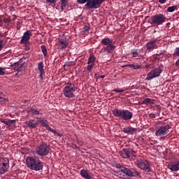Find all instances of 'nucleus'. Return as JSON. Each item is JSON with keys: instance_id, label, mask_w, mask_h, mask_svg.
Masks as SVG:
<instances>
[{"instance_id": "obj_1", "label": "nucleus", "mask_w": 179, "mask_h": 179, "mask_svg": "<svg viewBox=\"0 0 179 179\" xmlns=\"http://www.w3.org/2000/svg\"><path fill=\"white\" fill-rule=\"evenodd\" d=\"M112 114L116 118L122 121H131L134 117V113L128 109H119L115 108L112 110Z\"/></svg>"}, {"instance_id": "obj_2", "label": "nucleus", "mask_w": 179, "mask_h": 179, "mask_svg": "<svg viewBox=\"0 0 179 179\" xmlns=\"http://www.w3.org/2000/svg\"><path fill=\"white\" fill-rule=\"evenodd\" d=\"M27 165L30 170L41 171L44 167V162L40 159H34L33 157H28L27 158Z\"/></svg>"}, {"instance_id": "obj_3", "label": "nucleus", "mask_w": 179, "mask_h": 179, "mask_svg": "<svg viewBox=\"0 0 179 179\" xmlns=\"http://www.w3.org/2000/svg\"><path fill=\"white\" fill-rule=\"evenodd\" d=\"M106 0H77L79 5H84L86 9H99Z\"/></svg>"}, {"instance_id": "obj_4", "label": "nucleus", "mask_w": 179, "mask_h": 179, "mask_svg": "<svg viewBox=\"0 0 179 179\" xmlns=\"http://www.w3.org/2000/svg\"><path fill=\"white\" fill-rule=\"evenodd\" d=\"M101 44L104 45L101 50V52L102 54H113V52H114V50H115V45H113V39L110 38H104L101 39Z\"/></svg>"}, {"instance_id": "obj_5", "label": "nucleus", "mask_w": 179, "mask_h": 179, "mask_svg": "<svg viewBox=\"0 0 179 179\" xmlns=\"http://www.w3.org/2000/svg\"><path fill=\"white\" fill-rule=\"evenodd\" d=\"M116 169L120 170V172L127 176V177H142L141 172L136 171L135 168H127L122 164H117Z\"/></svg>"}, {"instance_id": "obj_6", "label": "nucleus", "mask_w": 179, "mask_h": 179, "mask_svg": "<svg viewBox=\"0 0 179 179\" xmlns=\"http://www.w3.org/2000/svg\"><path fill=\"white\" fill-rule=\"evenodd\" d=\"M167 18L163 14H156L148 20V23L152 24V26H160L163 23L166 22Z\"/></svg>"}, {"instance_id": "obj_7", "label": "nucleus", "mask_w": 179, "mask_h": 179, "mask_svg": "<svg viewBox=\"0 0 179 179\" xmlns=\"http://www.w3.org/2000/svg\"><path fill=\"white\" fill-rule=\"evenodd\" d=\"M76 89L75 84L71 83H66V86L63 89V93L65 97H67L68 99H73L76 97V95L73 94L76 92Z\"/></svg>"}, {"instance_id": "obj_8", "label": "nucleus", "mask_w": 179, "mask_h": 179, "mask_svg": "<svg viewBox=\"0 0 179 179\" xmlns=\"http://www.w3.org/2000/svg\"><path fill=\"white\" fill-rule=\"evenodd\" d=\"M136 166L138 169H141L145 173H152V168L150 167V164L146 159H137L136 161Z\"/></svg>"}, {"instance_id": "obj_9", "label": "nucleus", "mask_w": 179, "mask_h": 179, "mask_svg": "<svg viewBox=\"0 0 179 179\" xmlns=\"http://www.w3.org/2000/svg\"><path fill=\"white\" fill-rule=\"evenodd\" d=\"M119 155L123 159H129L130 162H134L136 157V152L129 148H125L119 152Z\"/></svg>"}, {"instance_id": "obj_10", "label": "nucleus", "mask_w": 179, "mask_h": 179, "mask_svg": "<svg viewBox=\"0 0 179 179\" xmlns=\"http://www.w3.org/2000/svg\"><path fill=\"white\" fill-rule=\"evenodd\" d=\"M50 150H51V148L45 142H42L36 148V153L38 156H47L50 153Z\"/></svg>"}, {"instance_id": "obj_11", "label": "nucleus", "mask_w": 179, "mask_h": 179, "mask_svg": "<svg viewBox=\"0 0 179 179\" xmlns=\"http://www.w3.org/2000/svg\"><path fill=\"white\" fill-rule=\"evenodd\" d=\"M38 121L37 122H38L39 124H41L42 127H43L44 128H46V129H48V131H50V132H52V134H54L55 135H57V136H62L61 134H59V132L57 131V130H54V129L50 127V125H48V122L47 121V120H44V119H41L40 117H38Z\"/></svg>"}, {"instance_id": "obj_12", "label": "nucleus", "mask_w": 179, "mask_h": 179, "mask_svg": "<svg viewBox=\"0 0 179 179\" xmlns=\"http://www.w3.org/2000/svg\"><path fill=\"white\" fill-rule=\"evenodd\" d=\"M9 169V159L0 158V175L5 174Z\"/></svg>"}, {"instance_id": "obj_13", "label": "nucleus", "mask_w": 179, "mask_h": 179, "mask_svg": "<svg viewBox=\"0 0 179 179\" xmlns=\"http://www.w3.org/2000/svg\"><path fill=\"white\" fill-rule=\"evenodd\" d=\"M162 72H163V70L162 69L155 68L148 74L145 80H152V79H155V78H159Z\"/></svg>"}, {"instance_id": "obj_14", "label": "nucleus", "mask_w": 179, "mask_h": 179, "mask_svg": "<svg viewBox=\"0 0 179 179\" xmlns=\"http://www.w3.org/2000/svg\"><path fill=\"white\" fill-rule=\"evenodd\" d=\"M170 126L169 124L160 127L155 132V136L162 137L166 136L169 134Z\"/></svg>"}, {"instance_id": "obj_15", "label": "nucleus", "mask_w": 179, "mask_h": 179, "mask_svg": "<svg viewBox=\"0 0 179 179\" xmlns=\"http://www.w3.org/2000/svg\"><path fill=\"white\" fill-rule=\"evenodd\" d=\"M31 36H33L31 31L27 30L26 32H24L21 38V44L24 43H30V37H31Z\"/></svg>"}, {"instance_id": "obj_16", "label": "nucleus", "mask_w": 179, "mask_h": 179, "mask_svg": "<svg viewBox=\"0 0 179 179\" xmlns=\"http://www.w3.org/2000/svg\"><path fill=\"white\" fill-rule=\"evenodd\" d=\"M157 47V40L150 41L145 44V48L149 51H153Z\"/></svg>"}, {"instance_id": "obj_17", "label": "nucleus", "mask_w": 179, "mask_h": 179, "mask_svg": "<svg viewBox=\"0 0 179 179\" xmlns=\"http://www.w3.org/2000/svg\"><path fill=\"white\" fill-rule=\"evenodd\" d=\"M137 131L138 129L131 127H124L122 129V132H124V134H127V135H134V134H135V132Z\"/></svg>"}, {"instance_id": "obj_18", "label": "nucleus", "mask_w": 179, "mask_h": 179, "mask_svg": "<svg viewBox=\"0 0 179 179\" xmlns=\"http://www.w3.org/2000/svg\"><path fill=\"white\" fill-rule=\"evenodd\" d=\"M168 169L172 171L177 172L179 171V161L171 162L168 164Z\"/></svg>"}, {"instance_id": "obj_19", "label": "nucleus", "mask_w": 179, "mask_h": 179, "mask_svg": "<svg viewBox=\"0 0 179 179\" xmlns=\"http://www.w3.org/2000/svg\"><path fill=\"white\" fill-rule=\"evenodd\" d=\"M23 65H24V62H23V59H20L19 62L12 64V66H15L14 68L15 71H17V72H20V71H22V68L23 67Z\"/></svg>"}, {"instance_id": "obj_20", "label": "nucleus", "mask_w": 179, "mask_h": 179, "mask_svg": "<svg viewBox=\"0 0 179 179\" xmlns=\"http://www.w3.org/2000/svg\"><path fill=\"white\" fill-rule=\"evenodd\" d=\"M27 126L30 128V129H34V128H37V125H38V122H36L35 120H29L25 122Z\"/></svg>"}, {"instance_id": "obj_21", "label": "nucleus", "mask_w": 179, "mask_h": 179, "mask_svg": "<svg viewBox=\"0 0 179 179\" xmlns=\"http://www.w3.org/2000/svg\"><path fill=\"white\" fill-rule=\"evenodd\" d=\"M40 111H41V109H35L34 108H30L28 110L29 114L32 115V117H34L36 115H40Z\"/></svg>"}, {"instance_id": "obj_22", "label": "nucleus", "mask_w": 179, "mask_h": 179, "mask_svg": "<svg viewBox=\"0 0 179 179\" xmlns=\"http://www.w3.org/2000/svg\"><path fill=\"white\" fill-rule=\"evenodd\" d=\"M59 47L60 50H65L68 47V42L65 39L59 40Z\"/></svg>"}, {"instance_id": "obj_23", "label": "nucleus", "mask_w": 179, "mask_h": 179, "mask_svg": "<svg viewBox=\"0 0 179 179\" xmlns=\"http://www.w3.org/2000/svg\"><path fill=\"white\" fill-rule=\"evenodd\" d=\"M80 174L83 178L85 179H92V176L87 173V170L82 169L80 172Z\"/></svg>"}, {"instance_id": "obj_24", "label": "nucleus", "mask_w": 179, "mask_h": 179, "mask_svg": "<svg viewBox=\"0 0 179 179\" xmlns=\"http://www.w3.org/2000/svg\"><path fill=\"white\" fill-rule=\"evenodd\" d=\"M141 52V50L139 49H133L131 50V54L133 55V57L135 58L136 57H139L140 58H142V55L139 54Z\"/></svg>"}, {"instance_id": "obj_25", "label": "nucleus", "mask_w": 179, "mask_h": 179, "mask_svg": "<svg viewBox=\"0 0 179 179\" xmlns=\"http://www.w3.org/2000/svg\"><path fill=\"white\" fill-rule=\"evenodd\" d=\"M60 3H61V10L62 12H64V10H65V9H66L68 6V1L60 0Z\"/></svg>"}, {"instance_id": "obj_26", "label": "nucleus", "mask_w": 179, "mask_h": 179, "mask_svg": "<svg viewBox=\"0 0 179 179\" xmlns=\"http://www.w3.org/2000/svg\"><path fill=\"white\" fill-rule=\"evenodd\" d=\"M94 62H96V57L94 55H90L88 58L87 65H94Z\"/></svg>"}, {"instance_id": "obj_27", "label": "nucleus", "mask_w": 179, "mask_h": 179, "mask_svg": "<svg viewBox=\"0 0 179 179\" xmlns=\"http://www.w3.org/2000/svg\"><path fill=\"white\" fill-rule=\"evenodd\" d=\"M38 69L40 73H45V71L44 70V63L43 62L38 64Z\"/></svg>"}, {"instance_id": "obj_28", "label": "nucleus", "mask_w": 179, "mask_h": 179, "mask_svg": "<svg viewBox=\"0 0 179 179\" xmlns=\"http://www.w3.org/2000/svg\"><path fill=\"white\" fill-rule=\"evenodd\" d=\"M153 99L148 98L143 101V103L145 104V106H149V104H153Z\"/></svg>"}, {"instance_id": "obj_29", "label": "nucleus", "mask_w": 179, "mask_h": 179, "mask_svg": "<svg viewBox=\"0 0 179 179\" xmlns=\"http://www.w3.org/2000/svg\"><path fill=\"white\" fill-rule=\"evenodd\" d=\"M41 49L44 57H47V55H48V52H47V48L45 47V45H42L41 46Z\"/></svg>"}, {"instance_id": "obj_30", "label": "nucleus", "mask_w": 179, "mask_h": 179, "mask_svg": "<svg viewBox=\"0 0 179 179\" xmlns=\"http://www.w3.org/2000/svg\"><path fill=\"white\" fill-rule=\"evenodd\" d=\"M179 57V47L176 48L173 53V58H178Z\"/></svg>"}, {"instance_id": "obj_31", "label": "nucleus", "mask_w": 179, "mask_h": 179, "mask_svg": "<svg viewBox=\"0 0 179 179\" xmlns=\"http://www.w3.org/2000/svg\"><path fill=\"white\" fill-rule=\"evenodd\" d=\"M177 6H170V7H168L167 8V12H169V13H173L176 10V9H177Z\"/></svg>"}, {"instance_id": "obj_32", "label": "nucleus", "mask_w": 179, "mask_h": 179, "mask_svg": "<svg viewBox=\"0 0 179 179\" xmlns=\"http://www.w3.org/2000/svg\"><path fill=\"white\" fill-rule=\"evenodd\" d=\"M90 30V24L89 23L84 24L83 31H89Z\"/></svg>"}, {"instance_id": "obj_33", "label": "nucleus", "mask_w": 179, "mask_h": 179, "mask_svg": "<svg viewBox=\"0 0 179 179\" xmlns=\"http://www.w3.org/2000/svg\"><path fill=\"white\" fill-rule=\"evenodd\" d=\"M5 71H6V68L0 67V76H5Z\"/></svg>"}, {"instance_id": "obj_34", "label": "nucleus", "mask_w": 179, "mask_h": 179, "mask_svg": "<svg viewBox=\"0 0 179 179\" xmlns=\"http://www.w3.org/2000/svg\"><path fill=\"white\" fill-rule=\"evenodd\" d=\"M8 101H9L8 99L0 96V103H1V104H5Z\"/></svg>"}, {"instance_id": "obj_35", "label": "nucleus", "mask_w": 179, "mask_h": 179, "mask_svg": "<svg viewBox=\"0 0 179 179\" xmlns=\"http://www.w3.org/2000/svg\"><path fill=\"white\" fill-rule=\"evenodd\" d=\"M22 44H24L25 45V51H30V42L28 43H24Z\"/></svg>"}, {"instance_id": "obj_36", "label": "nucleus", "mask_w": 179, "mask_h": 179, "mask_svg": "<svg viewBox=\"0 0 179 179\" xmlns=\"http://www.w3.org/2000/svg\"><path fill=\"white\" fill-rule=\"evenodd\" d=\"M94 66V64H88V66H87V71H88V72H92V71H93Z\"/></svg>"}, {"instance_id": "obj_37", "label": "nucleus", "mask_w": 179, "mask_h": 179, "mask_svg": "<svg viewBox=\"0 0 179 179\" xmlns=\"http://www.w3.org/2000/svg\"><path fill=\"white\" fill-rule=\"evenodd\" d=\"M130 68L132 69H141V65L130 64Z\"/></svg>"}, {"instance_id": "obj_38", "label": "nucleus", "mask_w": 179, "mask_h": 179, "mask_svg": "<svg viewBox=\"0 0 179 179\" xmlns=\"http://www.w3.org/2000/svg\"><path fill=\"white\" fill-rule=\"evenodd\" d=\"M113 92H115L116 93H124V92H125V90L121 88H116L113 90Z\"/></svg>"}, {"instance_id": "obj_39", "label": "nucleus", "mask_w": 179, "mask_h": 179, "mask_svg": "<svg viewBox=\"0 0 179 179\" xmlns=\"http://www.w3.org/2000/svg\"><path fill=\"white\" fill-rule=\"evenodd\" d=\"M95 76L96 78V79H104L106 78V76H97V74H95Z\"/></svg>"}, {"instance_id": "obj_40", "label": "nucleus", "mask_w": 179, "mask_h": 179, "mask_svg": "<svg viewBox=\"0 0 179 179\" xmlns=\"http://www.w3.org/2000/svg\"><path fill=\"white\" fill-rule=\"evenodd\" d=\"M48 3H57V0H45Z\"/></svg>"}, {"instance_id": "obj_41", "label": "nucleus", "mask_w": 179, "mask_h": 179, "mask_svg": "<svg viewBox=\"0 0 179 179\" xmlns=\"http://www.w3.org/2000/svg\"><path fill=\"white\" fill-rule=\"evenodd\" d=\"M3 48V40H0V51H2Z\"/></svg>"}, {"instance_id": "obj_42", "label": "nucleus", "mask_w": 179, "mask_h": 179, "mask_svg": "<svg viewBox=\"0 0 179 179\" xmlns=\"http://www.w3.org/2000/svg\"><path fill=\"white\" fill-rule=\"evenodd\" d=\"M149 117L150 118H156V115L155 113H150Z\"/></svg>"}, {"instance_id": "obj_43", "label": "nucleus", "mask_w": 179, "mask_h": 179, "mask_svg": "<svg viewBox=\"0 0 179 179\" xmlns=\"http://www.w3.org/2000/svg\"><path fill=\"white\" fill-rule=\"evenodd\" d=\"M45 75V73H40V78L41 80L44 79L43 76Z\"/></svg>"}, {"instance_id": "obj_44", "label": "nucleus", "mask_w": 179, "mask_h": 179, "mask_svg": "<svg viewBox=\"0 0 179 179\" xmlns=\"http://www.w3.org/2000/svg\"><path fill=\"white\" fill-rule=\"evenodd\" d=\"M72 65H75V62H69L67 64V66H72Z\"/></svg>"}, {"instance_id": "obj_45", "label": "nucleus", "mask_w": 179, "mask_h": 179, "mask_svg": "<svg viewBox=\"0 0 179 179\" xmlns=\"http://www.w3.org/2000/svg\"><path fill=\"white\" fill-rule=\"evenodd\" d=\"M71 148H72L73 149H76V150L79 149V147H78V146H77L76 145H75V144H72L71 146Z\"/></svg>"}, {"instance_id": "obj_46", "label": "nucleus", "mask_w": 179, "mask_h": 179, "mask_svg": "<svg viewBox=\"0 0 179 179\" xmlns=\"http://www.w3.org/2000/svg\"><path fill=\"white\" fill-rule=\"evenodd\" d=\"M122 68H131V64H125L122 66Z\"/></svg>"}, {"instance_id": "obj_47", "label": "nucleus", "mask_w": 179, "mask_h": 179, "mask_svg": "<svg viewBox=\"0 0 179 179\" xmlns=\"http://www.w3.org/2000/svg\"><path fill=\"white\" fill-rule=\"evenodd\" d=\"M9 121H10V125H12V124H15V122H16V120H9Z\"/></svg>"}, {"instance_id": "obj_48", "label": "nucleus", "mask_w": 179, "mask_h": 179, "mask_svg": "<svg viewBox=\"0 0 179 179\" xmlns=\"http://www.w3.org/2000/svg\"><path fill=\"white\" fill-rule=\"evenodd\" d=\"M166 0H159L160 3H165Z\"/></svg>"}, {"instance_id": "obj_49", "label": "nucleus", "mask_w": 179, "mask_h": 179, "mask_svg": "<svg viewBox=\"0 0 179 179\" xmlns=\"http://www.w3.org/2000/svg\"><path fill=\"white\" fill-rule=\"evenodd\" d=\"M10 20L9 19L6 18V19H4V23H9Z\"/></svg>"}, {"instance_id": "obj_50", "label": "nucleus", "mask_w": 179, "mask_h": 179, "mask_svg": "<svg viewBox=\"0 0 179 179\" xmlns=\"http://www.w3.org/2000/svg\"><path fill=\"white\" fill-rule=\"evenodd\" d=\"M6 125H7L8 127H10V122L9 120L7 121V122L6 123Z\"/></svg>"}, {"instance_id": "obj_51", "label": "nucleus", "mask_w": 179, "mask_h": 179, "mask_svg": "<svg viewBox=\"0 0 179 179\" xmlns=\"http://www.w3.org/2000/svg\"><path fill=\"white\" fill-rule=\"evenodd\" d=\"M78 143L79 144V145H80V146H82V145H83V141H78Z\"/></svg>"}, {"instance_id": "obj_52", "label": "nucleus", "mask_w": 179, "mask_h": 179, "mask_svg": "<svg viewBox=\"0 0 179 179\" xmlns=\"http://www.w3.org/2000/svg\"><path fill=\"white\" fill-rule=\"evenodd\" d=\"M162 55H163V53L157 54V57H162Z\"/></svg>"}, {"instance_id": "obj_53", "label": "nucleus", "mask_w": 179, "mask_h": 179, "mask_svg": "<svg viewBox=\"0 0 179 179\" xmlns=\"http://www.w3.org/2000/svg\"><path fill=\"white\" fill-rule=\"evenodd\" d=\"M1 122H2L3 124H6V122H8V121L2 120Z\"/></svg>"}, {"instance_id": "obj_54", "label": "nucleus", "mask_w": 179, "mask_h": 179, "mask_svg": "<svg viewBox=\"0 0 179 179\" xmlns=\"http://www.w3.org/2000/svg\"><path fill=\"white\" fill-rule=\"evenodd\" d=\"M6 36V32H5L4 34H3L2 35H1V37H5Z\"/></svg>"}, {"instance_id": "obj_55", "label": "nucleus", "mask_w": 179, "mask_h": 179, "mask_svg": "<svg viewBox=\"0 0 179 179\" xmlns=\"http://www.w3.org/2000/svg\"><path fill=\"white\" fill-rule=\"evenodd\" d=\"M123 179H129V178H125V176H123Z\"/></svg>"}, {"instance_id": "obj_56", "label": "nucleus", "mask_w": 179, "mask_h": 179, "mask_svg": "<svg viewBox=\"0 0 179 179\" xmlns=\"http://www.w3.org/2000/svg\"><path fill=\"white\" fill-rule=\"evenodd\" d=\"M155 59H159V57H155Z\"/></svg>"}, {"instance_id": "obj_57", "label": "nucleus", "mask_w": 179, "mask_h": 179, "mask_svg": "<svg viewBox=\"0 0 179 179\" xmlns=\"http://www.w3.org/2000/svg\"><path fill=\"white\" fill-rule=\"evenodd\" d=\"M0 129H1V127H0Z\"/></svg>"}]
</instances>
